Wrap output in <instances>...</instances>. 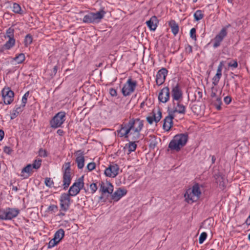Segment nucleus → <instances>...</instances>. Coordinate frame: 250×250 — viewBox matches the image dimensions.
Here are the masks:
<instances>
[{"instance_id":"19","label":"nucleus","mask_w":250,"mask_h":250,"mask_svg":"<svg viewBox=\"0 0 250 250\" xmlns=\"http://www.w3.org/2000/svg\"><path fill=\"white\" fill-rule=\"evenodd\" d=\"M167 74V70L165 68H163L158 71L156 79V82L157 85H160L164 83Z\"/></svg>"},{"instance_id":"60","label":"nucleus","mask_w":250,"mask_h":250,"mask_svg":"<svg viewBox=\"0 0 250 250\" xmlns=\"http://www.w3.org/2000/svg\"><path fill=\"white\" fill-rule=\"evenodd\" d=\"M215 161V158L214 157V156H212V163H214V162Z\"/></svg>"},{"instance_id":"40","label":"nucleus","mask_w":250,"mask_h":250,"mask_svg":"<svg viewBox=\"0 0 250 250\" xmlns=\"http://www.w3.org/2000/svg\"><path fill=\"white\" fill-rule=\"evenodd\" d=\"M21 10V7L20 5L17 3H14L13 5V11L14 13L20 14Z\"/></svg>"},{"instance_id":"16","label":"nucleus","mask_w":250,"mask_h":250,"mask_svg":"<svg viewBox=\"0 0 250 250\" xmlns=\"http://www.w3.org/2000/svg\"><path fill=\"white\" fill-rule=\"evenodd\" d=\"M119 167L118 165L112 163L106 168L104 171L106 176L110 177H115L118 173Z\"/></svg>"},{"instance_id":"36","label":"nucleus","mask_w":250,"mask_h":250,"mask_svg":"<svg viewBox=\"0 0 250 250\" xmlns=\"http://www.w3.org/2000/svg\"><path fill=\"white\" fill-rule=\"evenodd\" d=\"M44 183L46 186L48 188H52L54 185V182L51 178H45L44 180Z\"/></svg>"},{"instance_id":"34","label":"nucleus","mask_w":250,"mask_h":250,"mask_svg":"<svg viewBox=\"0 0 250 250\" xmlns=\"http://www.w3.org/2000/svg\"><path fill=\"white\" fill-rule=\"evenodd\" d=\"M237 77H238V75L234 74L233 73H231V77L229 79V81H232L234 83L235 85L234 88L235 90L237 89L238 86L237 81L235 80V78Z\"/></svg>"},{"instance_id":"53","label":"nucleus","mask_w":250,"mask_h":250,"mask_svg":"<svg viewBox=\"0 0 250 250\" xmlns=\"http://www.w3.org/2000/svg\"><path fill=\"white\" fill-rule=\"evenodd\" d=\"M109 93L112 97L116 96L117 95V91L114 88L110 89Z\"/></svg>"},{"instance_id":"39","label":"nucleus","mask_w":250,"mask_h":250,"mask_svg":"<svg viewBox=\"0 0 250 250\" xmlns=\"http://www.w3.org/2000/svg\"><path fill=\"white\" fill-rule=\"evenodd\" d=\"M136 146L137 145L135 144V141L134 142H129L128 146L129 153H130L131 152L135 151L136 148Z\"/></svg>"},{"instance_id":"2","label":"nucleus","mask_w":250,"mask_h":250,"mask_svg":"<svg viewBox=\"0 0 250 250\" xmlns=\"http://www.w3.org/2000/svg\"><path fill=\"white\" fill-rule=\"evenodd\" d=\"M188 136L186 134H181L174 136L173 139L170 141L168 147L171 150L179 151L182 147L184 146L187 141Z\"/></svg>"},{"instance_id":"58","label":"nucleus","mask_w":250,"mask_h":250,"mask_svg":"<svg viewBox=\"0 0 250 250\" xmlns=\"http://www.w3.org/2000/svg\"><path fill=\"white\" fill-rule=\"evenodd\" d=\"M58 70V67L57 66H55L53 68V72L54 75H55Z\"/></svg>"},{"instance_id":"21","label":"nucleus","mask_w":250,"mask_h":250,"mask_svg":"<svg viewBox=\"0 0 250 250\" xmlns=\"http://www.w3.org/2000/svg\"><path fill=\"white\" fill-rule=\"evenodd\" d=\"M174 118V115L171 114L166 117L164 121L163 128L166 130L168 131L172 126L173 122L172 120Z\"/></svg>"},{"instance_id":"18","label":"nucleus","mask_w":250,"mask_h":250,"mask_svg":"<svg viewBox=\"0 0 250 250\" xmlns=\"http://www.w3.org/2000/svg\"><path fill=\"white\" fill-rule=\"evenodd\" d=\"M171 92L173 101H180L182 99V92L178 83L173 85Z\"/></svg>"},{"instance_id":"1","label":"nucleus","mask_w":250,"mask_h":250,"mask_svg":"<svg viewBox=\"0 0 250 250\" xmlns=\"http://www.w3.org/2000/svg\"><path fill=\"white\" fill-rule=\"evenodd\" d=\"M201 194L199 185L195 184L192 188H189L186 190L184 194L185 201L188 204H192L199 199Z\"/></svg>"},{"instance_id":"54","label":"nucleus","mask_w":250,"mask_h":250,"mask_svg":"<svg viewBox=\"0 0 250 250\" xmlns=\"http://www.w3.org/2000/svg\"><path fill=\"white\" fill-rule=\"evenodd\" d=\"M146 120L149 124H152L154 121V118L152 115L151 116H148L146 118Z\"/></svg>"},{"instance_id":"27","label":"nucleus","mask_w":250,"mask_h":250,"mask_svg":"<svg viewBox=\"0 0 250 250\" xmlns=\"http://www.w3.org/2000/svg\"><path fill=\"white\" fill-rule=\"evenodd\" d=\"M177 102V106L174 107L172 112V114L173 115L175 112H178L180 114H185L186 111L185 106L181 104L180 101Z\"/></svg>"},{"instance_id":"7","label":"nucleus","mask_w":250,"mask_h":250,"mask_svg":"<svg viewBox=\"0 0 250 250\" xmlns=\"http://www.w3.org/2000/svg\"><path fill=\"white\" fill-rule=\"evenodd\" d=\"M136 86L137 82L136 81H133L131 78L128 79L122 89L123 95L125 96L129 95L134 92Z\"/></svg>"},{"instance_id":"15","label":"nucleus","mask_w":250,"mask_h":250,"mask_svg":"<svg viewBox=\"0 0 250 250\" xmlns=\"http://www.w3.org/2000/svg\"><path fill=\"white\" fill-rule=\"evenodd\" d=\"M100 191L103 194H110L113 191V186L112 184L108 182H101L100 183Z\"/></svg>"},{"instance_id":"17","label":"nucleus","mask_w":250,"mask_h":250,"mask_svg":"<svg viewBox=\"0 0 250 250\" xmlns=\"http://www.w3.org/2000/svg\"><path fill=\"white\" fill-rule=\"evenodd\" d=\"M75 154L76 156L75 162L79 169H82L84 165V157L83 151L81 150L77 151Z\"/></svg>"},{"instance_id":"43","label":"nucleus","mask_w":250,"mask_h":250,"mask_svg":"<svg viewBox=\"0 0 250 250\" xmlns=\"http://www.w3.org/2000/svg\"><path fill=\"white\" fill-rule=\"evenodd\" d=\"M29 96V92H26L24 95H23V96L22 97V107H24L25 105V104L26 103H27V97H28Z\"/></svg>"},{"instance_id":"44","label":"nucleus","mask_w":250,"mask_h":250,"mask_svg":"<svg viewBox=\"0 0 250 250\" xmlns=\"http://www.w3.org/2000/svg\"><path fill=\"white\" fill-rule=\"evenodd\" d=\"M58 243H59L56 240H55L54 238H53L49 241V242L48 243V248H49V249L52 248L53 247H54L55 245H56Z\"/></svg>"},{"instance_id":"28","label":"nucleus","mask_w":250,"mask_h":250,"mask_svg":"<svg viewBox=\"0 0 250 250\" xmlns=\"http://www.w3.org/2000/svg\"><path fill=\"white\" fill-rule=\"evenodd\" d=\"M152 114L154 122L156 123L159 122L162 118V112L161 110L159 108H158L156 110L153 109L152 112Z\"/></svg>"},{"instance_id":"10","label":"nucleus","mask_w":250,"mask_h":250,"mask_svg":"<svg viewBox=\"0 0 250 250\" xmlns=\"http://www.w3.org/2000/svg\"><path fill=\"white\" fill-rule=\"evenodd\" d=\"M19 213V210L15 208H8L0 212V219L10 220L16 217Z\"/></svg>"},{"instance_id":"3","label":"nucleus","mask_w":250,"mask_h":250,"mask_svg":"<svg viewBox=\"0 0 250 250\" xmlns=\"http://www.w3.org/2000/svg\"><path fill=\"white\" fill-rule=\"evenodd\" d=\"M134 121H135L134 127L129 133L128 137H130L132 141H135L140 137V132L143 127V122L140 119H134Z\"/></svg>"},{"instance_id":"35","label":"nucleus","mask_w":250,"mask_h":250,"mask_svg":"<svg viewBox=\"0 0 250 250\" xmlns=\"http://www.w3.org/2000/svg\"><path fill=\"white\" fill-rule=\"evenodd\" d=\"M42 160L41 159H38L34 160L33 164L31 165V167L33 169H38L41 166Z\"/></svg>"},{"instance_id":"12","label":"nucleus","mask_w":250,"mask_h":250,"mask_svg":"<svg viewBox=\"0 0 250 250\" xmlns=\"http://www.w3.org/2000/svg\"><path fill=\"white\" fill-rule=\"evenodd\" d=\"M214 177L216 183L219 186V187L222 190L224 189L226 187L227 180L225 178L224 175L220 172L214 173Z\"/></svg>"},{"instance_id":"56","label":"nucleus","mask_w":250,"mask_h":250,"mask_svg":"<svg viewBox=\"0 0 250 250\" xmlns=\"http://www.w3.org/2000/svg\"><path fill=\"white\" fill-rule=\"evenodd\" d=\"M4 135V132L2 130H0V141L2 140Z\"/></svg>"},{"instance_id":"11","label":"nucleus","mask_w":250,"mask_h":250,"mask_svg":"<svg viewBox=\"0 0 250 250\" xmlns=\"http://www.w3.org/2000/svg\"><path fill=\"white\" fill-rule=\"evenodd\" d=\"M3 102L5 104H10L14 100V92L9 87H4L1 91Z\"/></svg>"},{"instance_id":"6","label":"nucleus","mask_w":250,"mask_h":250,"mask_svg":"<svg viewBox=\"0 0 250 250\" xmlns=\"http://www.w3.org/2000/svg\"><path fill=\"white\" fill-rule=\"evenodd\" d=\"M65 167L63 173V187L64 189H66L69 186L72 177L70 173V163L67 162L64 165Z\"/></svg>"},{"instance_id":"52","label":"nucleus","mask_w":250,"mask_h":250,"mask_svg":"<svg viewBox=\"0 0 250 250\" xmlns=\"http://www.w3.org/2000/svg\"><path fill=\"white\" fill-rule=\"evenodd\" d=\"M224 102L228 104H229L231 101V98L230 96H226V97L224 98Z\"/></svg>"},{"instance_id":"31","label":"nucleus","mask_w":250,"mask_h":250,"mask_svg":"<svg viewBox=\"0 0 250 250\" xmlns=\"http://www.w3.org/2000/svg\"><path fill=\"white\" fill-rule=\"evenodd\" d=\"M214 105L216 107L217 110H220L221 109L222 101L220 97L216 98L213 101Z\"/></svg>"},{"instance_id":"46","label":"nucleus","mask_w":250,"mask_h":250,"mask_svg":"<svg viewBox=\"0 0 250 250\" xmlns=\"http://www.w3.org/2000/svg\"><path fill=\"white\" fill-rule=\"evenodd\" d=\"M228 66L233 68H236L238 66V63L236 60H233L228 63Z\"/></svg>"},{"instance_id":"41","label":"nucleus","mask_w":250,"mask_h":250,"mask_svg":"<svg viewBox=\"0 0 250 250\" xmlns=\"http://www.w3.org/2000/svg\"><path fill=\"white\" fill-rule=\"evenodd\" d=\"M14 30L12 28H9L6 31V36L8 38H14Z\"/></svg>"},{"instance_id":"42","label":"nucleus","mask_w":250,"mask_h":250,"mask_svg":"<svg viewBox=\"0 0 250 250\" xmlns=\"http://www.w3.org/2000/svg\"><path fill=\"white\" fill-rule=\"evenodd\" d=\"M207 233L205 232H202L199 237V244H202L204 242V241L206 240V239L207 238Z\"/></svg>"},{"instance_id":"49","label":"nucleus","mask_w":250,"mask_h":250,"mask_svg":"<svg viewBox=\"0 0 250 250\" xmlns=\"http://www.w3.org/2000/svg\"><path fill=\"white\" fill-rule=\"evenodd\" d=\"M95 166L96 165L95 163H90L87 165V168L88 169V170L91 171L95 168Z\"/></svg>"},{"instance_id":"48","label":"nucleus","mask_w":250,"mask_h":250,"mask_svg":"<svg viewBox=\"0 0 250 250\" xmlns=\"http://www.w3.org/2000/svg\"><path fill=\"white\" fill-rule=\"evenodd\" d=\"M39 155L41 157H46L47 156V152L45 149H43L41 148L39 151Z\"/></svg>"},{"instance_id":"13","label":"nucleus","mask_w":250,"mask_h":250,"mask_svg":"<svg viewBox=\"0 0 250 250\" xmlns=\"http://www.w3.org/2000/svg\"><path fill=\"white\" fill-rule=\"evenodd\" d=\"M70 195L68 193H63L60 198L61 210L66 211L68 210L70 204Z\"/></svg>"},{"instance_id":"25","label":"nucleus","mask_w":250,"mask_h":250,"mask_svg":"<svg viewBox=\"0 0 250 250\" xmlns=\"http://www.w3.org/2000/svg\"><path fill=\"white\" fill-rule=\"evenodd\" d=\"M126 190L125 189L118 188L112 195V198L117 201L123 196L126 194Z\"/></svg>"},{"instance_id":"37","label":"nucleus","mask_w":250,"mask_h":250,"mask_svg":"<svg viewBox=\"0 0 250 250\" xmlns=\"http://www.w3.org/2000/svg\"><path fill=\"white\" fill-rule=\"evenodd\" d=\"M21 112V107H17L16 109L13 111V112L12 113L11 115V119H13L15 118Z\"/></svg>"},{"instance_id":"50","label":"nucleus","mask_w":250,"mask_h":250,"mask_svg":"<svg viewBox=\"0 0 250 250\" xmlns=\"http://www.w3.org/2000/svg\"><path fill=\"white\" fill-rule=\"evenodd\" d=\"M217 91V89L215 88L214 87H211V93L210 94V96L212 98H216V92Z\"/></svg>"},{"instance_id":"29","label":"nucleus","mask_w":250,"mask_h":250,"mask_svg":"<svg viewBox=\"0 0 250 250\" xmlns=\"http://www.w3.org/2000/svg\"><path fill=\"white\" fill-rule=\"evenodd\" d=\"M64 235V231L63 229H60L57 230L54 234V239L58 243L63 238Z\"/></svg>"},{"instance_id":"22","label":"nucleus","mask_w":250,"mask_h":250,"mask_svg":"<svg viewBox=\"0 0 250 250\" xmlns=\"http://www.w3.org/2000/svg\"><path fill=\"white\" fill-rule=\"evenodd\" d=\"M31 164H28L23 167L21 171V176L23 179L28 178L33 172Z\"/></svg>"},{"instance_id":"59","label":"nucleus","mask_w":250,"mask_h":250,"mask_svg":"<svg viewBox=\"0 0 250 250\" xmlns=\"http://www.w3.org/2000/svg\"><path fill=\"white\" fill-rule=\"evenodd\" d=\"M188 51L189 52H192V47L191 46H188Z\"/></svg>"},{"instance_id":"57","label":"nucleus","mask_w":250,"mask_h":250,"mask_svg":"<svg viewBox=\"0 0 250 250\" xmlns=\"http://www.w3.org/2000/svg\"><path fill=\"white\" fill-rule=\"evenodd\" d=\"M57 133L60 135V136H62V135L63 133V131L62 129H58L57 130Z\"/></svg>"},{"instance_id":"38","label":"nucleus","mask_w":250,"mask_h":250,"mask_svg":"<svg viewBox=\"0 0 250 250\" xmlns=\"http://www.w3.org/2000/svg\"><path fill=\"white\" fill-rule=\"evenodd\" d=\"M32 42V37L30 34L27 35L24 39V44L26 46L30 44Z\"/></svg>"},{"instance_id":"20","label":"nucleus","mask_w":250,"mask_h":250,"mask_svg":"<svg viewBox=\"0 0 250 250\" xmlns=\"http://www.w3.org/2000/svg\"><path fill=\"white\" fill-rule=\"evenodd\" d=\"M159 100L163 103H166L169 99V89L167 86L163 88L158 96Z\"/></svg>"},{"instance_id":"24","label":"nucleus","mask_w":250,"mask_h":250,"mask_svg":"<svg viewBox=\"0 0 250 250\" xmlns=\"http://www.w3.org/2000/svg\"><path fill=\"white\" fill-rule=\"evenodd\" d=\"M158 21L155 16H152L149 20L146 22V23L150 30L154 31L157 28Z\"/></svg>"},{"instance_id":"23","label":"nucleus","mask_w":250,"mask_h":250,"mask_svg":"<svg viewBox=\"0 0 250 250\" xmlns=\"http://www.w3.org/2000/svg\"><path fill=\"white\" fill-rule=\"evenodd\" d=\"M222 63L218 66L217 69V73L216 75L212 78V84L215 86L217 85L220 81V79L222 76Z\"/></svg>"},{"instance_id":"8","label":"nucleus","mask_w":250,"mask_h":250,"mask_svg":"<svg viewBox=\"0 0 250 250\" xmlns=\"http://www.w3.org/2000/svg\"><path fill=\"white\" fill-rule=\"evenodd\" d=\"M135 121L134 119L130 120L128 123L126 124L122 125L121 129L117 131L120 134L121 137H125V138L128 137V134L134 127Z\"/></svg>"},{"instance_id":"9","label":"nucleus","mask_w":250,"mask_h":250,"mask_svg":"<svg viewBox=\"0 0 250 250\" xmlns=\"http://www.w3.org/2000/svg\"><path fill=\"white\" fill-rule=\"evenodd\" d=\"M65 113L64 112L58 113L50 121V125L52 128L60 127L65 121Z\"/></svg>"},{"instance_id":"14","label":"nucleus","mask_w":250,"mask_h":250,"mask_svg":"<svg viewBox=\"0 0 250 250\" xmlns=\"http://www.w3.org/2000/svg\"><path fill=\"white\" fill-rule=\"evenodd\" d=\"M227 35V30L226 27L223 28L219 33L215 36L214 39L213 47L216 48L218 47L224 38Z\"/></svg>"},{"instance_id":"26","label":"nucleus","mask_w":250,"mask_h":250,"mask_svg":"<svg viewBox=\"0 0 250 250\" xmlns=\"http://www.w3.org/2000/svg\"><path fill=\"white\" fill-rule=\"evenodd\" d=\"M168 25L171 28L172 33L175 36L179 32L178 24L174 20L169 21Z\"/></svg>"},{"instance_id":"32","label":"nucleus","mask_w":250,"mask_h":250,"mask_svg":"<svg viewBox=\"0 0 250 250\" xmlns=\"http://www.w3.org/2000/svg\"><path fill=\"white\" fill-rule=\"evenodd\" d=\"M25 60V56L23 53L19 54L14 58V60L17 62L18 63H22Z\"/></svg>"},{"instance_id":"51","label":"nucleus","mask_w":250,"mask_h":250,"mask_svg":"<svg viewBox=\"0 0 250 250\" xmlns=\"http://www.w3.org/2000/svg\"><path fill=\"white\" fill-rule=\"evenodd\" d=\"M3 151L5 153L10 154L12 152V149L10 147L5 146L3 148Z\"/></svg>"},{"instance_id":"55","label":"nucleus","mask_w":250,"mask_h":250,"mask_svg":"<svg viewBox=\"0 0 250 250\" xmlns=\"http://www.w3.org/2000/svg\"><path fill=\"white\" fill-rule=\"evenodd\" d=\"M57 208V206L54 205L50 206L48 208L49 210H51V211H53L54 209H56Z\"/></svg>"},{"instance_id":"33","label":"nucleus","mask_w":250,"mask_h":250,"mask_svg":"<svg viewBox=\"0 0 250 250\" xmlns=\"http://www.w3.org/2000/svg\"><path fill=\"white\" fill-rule=\"evenodd\" d=\"M203 17V14L201 10L196 11L194 14V19L196 21L201 20Z\"/></svg>"},{"instance_id":"5","label":"nucleus","mask_w":250,"mask_h":250,"mask_svg":"<svg viewBox=\"0 0 250 250\" xmlns=\"http://www.w3.org/2000/svg\"><path fill=\"white\" fill-rule=\"evenodd\" d=\"M83 187V176H82L70 187L68 194L71 196H75L80 192Z\"/></svg>"},{"instance_id":"63","label":"nucleus","mask_w":250,"mask_h":250,"mask_svg":"<svg viewBox=\"0 0 250 250\" xmlns=\"http://www.w3.org/2000/svg\"><path fill=\"white\" fill-rule=\"evenodd\" d=\"M37 250V249H32V250Z\"/></svg>"},{"instance_id":"45","label":"nucleus","mask_w":250,"mask_h":250,"mask_svg":"<svg viewBox=\"0 0 250 250\" xmlns=\"http://www.w3.org/2000/svg\"><path fill=\"white\" fill-rule=\"evenodd\" d=\"M190 37L193 39L194 41H196V29L194 28H192L190 31Z\"/></svg>"},{"instance_id":"47","label":"nucleus","mask_w":250,"mask_h":250,"mask_svg":"<svg viewBox=\"0 0 250 250\" xmlns=\"http://www.w3.org/2000/svg\"><path fill=\"white\" fill-rule=\"evenodd\" d=\"M90 189L92 193H94L97 190V186L95 183H92L90 185Z\"/></svg>"},{"instance_id":"30","label":"nucleus","mask_w":250,"mask_h":250,"mask_svg":"<svg viewBox=\"0 0 250 250\" xmlns=\"http://www.w3.org/2000/svg\"><path fill=\"white\" fill-rule=\"evenodd\" d=\"M15 40L14 38H9L8 41L6 42L4 47L7 49H9L14 45Z\"/></svg>"},{"instance_id":"62","label":"nucleus","mask_w":250,"mask_h":250,"mask_svg":"<svg viewBox=\"0 0 250 250\" xmlns=\"http://www.w3.org/2000/svg\"><path fill=\"white\" fill-rule=\"evenodd\" d=\"M249 240H250V234H249Z\"/></svg>"},{"instance_id":"64","label":"nucleus","mask_w":250,"mask_h":250,"mask_svg":"<svg viewBox=\"0 0 250 250\" xmlns=\"http://www.w3.org/2000/svg\"><path fill=\"white\" fill-rule=\"evenodd\" d=\"M229 84L228 83L227 84V86H229Z\"/></svg>"},{"instance_id":"61","label":"nucleus","mask_w":250,"mask_h":250,"mask_svg":"<svg viewBox=\"0 0 250 250\" xmlns=\"http://www.w3.org/2000/svg\"><path fill=\"white\" fill-rule=\"evenodd\" d=\"M13 189L17 191L18 190V188L17 187H13Z\"/></svg>"},{"instance_id":"4","label":"nucleus","mask_w":250,"mask_h":250,"mask_svg":"<svg viewBox=\"0 0 250 250\" xmlns=\"http://www.w3.org/2000/svg\"><path fill=\"white\" fill-rule=\"evenodd\" d=\"M105 12L101 10L96 13H89L84 16L83 21L85 23H92L99 21L104 17Z\"/></svg>"}]
</instances>
